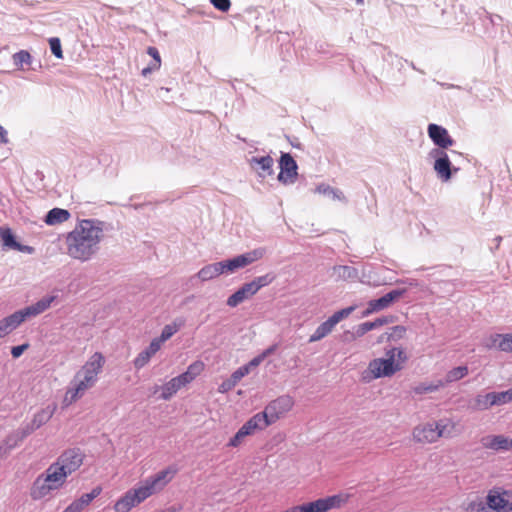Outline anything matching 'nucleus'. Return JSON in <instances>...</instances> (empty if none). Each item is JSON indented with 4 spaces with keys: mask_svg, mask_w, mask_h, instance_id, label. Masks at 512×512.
<instances>
[{
    "mask_svg": "<svg viewBox=\"0 0 512 512\" xmlns=\"http://www.w3.org/2000/svg\"><path fill=\"white\" fill-rule=\"evenodd\" d=\"M428 157L434 160L433 169L437 177L442 182H448L453 173H456L459 168L453 167L448 153L439 148H433L429 151Z\"/></svg>",
    "mask_w": 512,
    "mask_h": 512,
    "instance_id": "5",
    "label": "nucleus"
},
{
    "mask_svg": "<svg viewBox=\"0 0 512 512\" xmlns=\"http://www.w3.org/2000/svg\"><path fill=\"white\" fill-rule=\"evenodd\" d=\"M22 442L21 439L18 437L16 431H14L13 433H11L10 435H8L4 441V447L1 446L0 447V451L2 449L5 450V452L7 450H12L13 448H15L18 443Z\"/></svg>",
    "mask_w": 512,
    "mask_h": 512,
    "instance_id": "45",
    "label": "nucleus"
},
{
    "mask_svg": "<svg viewBox=\"0 0 512 512\" xmlns=\"http://www.w3.org/2000/svg\"><path fill=\"white\" fill-rule=\"evenodd\" d=\"M3 319L5 322H7V324L14 331L17 327H19L28 318L25 315L23 309H20Z\"/></svg>",
    "mask_w": 512,
    "mask_h": 512,
    "instance_id": "37",
    "label": "nucleus"
},
{
    "mask_svg": "<svg viewBox=\"0 0 512 512\" xmlns=\"http://www.w3.org/2000/svg\"><path fill=\"white\" fill-rule=\"evenodd\" d=\"M12 331V328L4 321V319L0 320V338H3Z\"/></svg>",
    "mask_w": 512,
    "mask_h": 512,
    "instance_id": "56",
    "label": "nucleus"
},
{
    "mask_svg": "<svg viewBox=\"0 0 512 512\" xmlns=\"http://www.w3.org/2000/svg\"><path fill=\"white\" fill-rule=\"evenodd\" d=\"M56 296L48 295L44 296L32 305L23 308V311L27 318L35 317L44 311H46L51 304L55 301Z\"/></svg>",
    "mask_w": 512,
    "mask_h": 512,
    "instance_id": "22",
    "label": "nucleus"
},
{
    "mask_svg": "<svg viewBox=\"0 0 512 512\" xmlns=\"http://www.w3.org/2000/svg\"><path fill=\"white\" fill-rule=\"evenodd\" d=\"M210 3L220 12H228L231 7L230 0H210Z\"/></svg>",
    "mask_w": 512,
    "mask_h": 512,
    "instance_id": "49",
    "label": "nucleus"
},
{
    "mask_svg": "<svg viewBox=\"0 0 512 512\" xmlns=\"http://www.w3.org/2000/svg\"><path fill=\"white\" fill-rule=\"evenodd\" d=\"M284 512H301L299 506H294Z\"/></svg>",
    "mask_w": 512,
    "mask_h": 512,
    "instance_id": "62",
    "label": "nucleus"
},
{
    "mask_svg": "<svg viewBox=\"0 0 512 512\" xmlns=\"http://www.w3.org/2000/svg\"><path fill=\"white\" fill-rule=\"evenodd\" d=\"M239 431L246 437V436H249V435H252L254 433V431L252 430V428L247 424V422H245L240 428H239Z\"/></svg>",
    "mask_w": 512,
    "mask_h": 512,
    "instance_id": "58",
    "label": "nucleus"
},
{
    "mask_svg": "<svg viewBox=\"0 0 512 512\" xmlns=\"http://www.w3.org/2000/svg\"><path fill=\"white\" fill-rule=\"evenodd\" d=\"M147 54L152 57L153 61L151 62L152 68H160L161 66V57L158 49L154 46H149L147 48Z\"/></svg>",
    "mask_w": 512,
    "mask_h": 512,
    "instance_id": "48",
    "label": "nucleus"
},
{
    "mask_svg": "<svg viewBox=\"0 0 512 512\" xmlns=\"http://www.w3.org/2000/svg\"><path fill=\"white\" fill-rule=\"evenodd\" d=\"M249 164L251 168L254 169L257 172L258 176L261 178L271 176L274 173V160L269 155L261 157L254 156L249 160Z\"/></svg>",
    "mask_w": 512,
    "mask_h": 512,
    "instance_id": "18",
    "label": "nucleus"
},
{
    "mask_svg": "<svg viewBox=\"0 0 512 512\" xmlns=\"http://www.w3.org/2000/svg\"><path fill=\"white\" fill-rule=\"evenodd\" d=\"M342 503L343 499L340 495H332L298 506L301 512H327L331 509L339 508Z\"/></svg>",
    "mask_w": 512,
    "mask_h": 512,
    "instance_id": "12",
    "label": "nucleus"
},
{
    "mask_svg": "<svg viewBox=\"0 0 512 512\" xmlns=\"http://www.w3.org/2000/svg\"><path fill=\"white\" fill-rule=\"evenodd\" d=\"M508 494L507 491L492 489L488 492L486 497L487 502L486 505L483 502H480L477 507L478 512H490L492 510L494 512H510L512 511V501H509L506 498Z\"/></svg>",
    "mask_w": 512,
    "mask_h": 512,
    "instance_id": "7",
    "label": "nucleus"
},
{
    "mask_svg": "<svg viewBox=\"0 0 512 512\" xmlns=\"http://www.w3.org/2000/svg\"><path fill=\"white\" fill-rule=\"evenodd\" d=\"M52 491H55L52 486L41 475H38L31 486L30 496L33 500H41L50 495Z\"/></svg>",
    "mask_w": 512,
    "mask_h": 512,
    "instance_id": "21",
    "label": "nucleus"
},
{
    "mask_svg": "<svg viewBox=\"0 0 512 512\" xmlns=\"http://www.w3.org/2000/svg\"><path fill=\"white\" fill-rule=\"evenodd\" d=\"M276 278V275L272 272L270 273H267L265 275H262V276H258L256 278H254L250 283L252 286H254V291H256V293L263 287H266L268 286L269 284H271Z\"/></svg>",
    "mask_w": 512,
    "mask_h": 512,
    "instance_id": "38",
    "label": "nucleus"
},
{
    "mask_svg": "<svg viewBox=\"0 0 512 512\" xmlns=\"http://www.w3.org/2000/svg\"><path fill=\"white\" fill-rule=\"evenodd\" d=\"M277 349V345H271L269 346L268 348H266L265 350H263L260 354L262 356V358H264V360L270 356L271 354H273Z\"/></svg>",
    "mask_w": 512,
    "mask_h": 512,
    "instance_id": "59",
    "label": "nucleus"
},
{
    "mask_svg": "<svg viewBox=\"0 0 512 512\" xmlns=\"http://www.w3.org/2000/svg\"><path fill=\"white\" fill-rule=\"evenodd\" d=\"M102 492V488L100 486L94 487L91 492L82 494L77 501L81 504L83 508L88 506L95 498H97Z\"/></svg>",
    "mask_w": 512,
    "mask_h": 512,
    "instance_id": "41",
    "label": "nucleus"
},
{
    "mask_svg": "<svg viewBox=\"0 0 512 512\" xmlns=\"http://www.w3.org/2000/svg\"><path fill=\"white\" fill-rule=\"evenodd\" d=\"M391 320H392L391 317L382 316V317H378V318L374 319L373 321L363 322L355 328L354 336L356 338L363 337L367 332L377 329L381 326H384V325L390 323Z\"/></svg>",
    "mask_w": 512,
    "mask_h": 512,
    "instance_id": "24",
    "label": "nucleus"
},
{
    "mask_svg": "<svg viewBox=\"0 0 512 512\" xmlns=\"http://www.w3.org/2000/svg\"><path fill=\"white\" fill-rule=\"evenodd\" d=\"M49 46L51 53L58 59L63 58V52L61 47V41L58 37H52L49 39Z\"/></svg>",
    "mask_w": 512,
    "mask_h": 512,
    "instance_id": "46",
    "label": "nucleus"
},
{
    "mask_svg": "<svg viewBox=\"0 0 512 512\" xmlns=\"http://www.w3.org/2000/svg\"><path fill=\"white\" fill-rule=\"evenodd\" d=\"M264 361L261 354L257 355L253 359H251L247 364L242 365L241 367L247 368V374L250 373L251 368L259 366Z\"/></svg>",
    "mask_w": 512,
    "mask_h": 512,
    "instance_id": "52",
    "label": "nucleus"
},
{
    "mask_svg": "<svg viewBox=\"0 0 512 512\" xmlns=\"http://www.w3.org/2000/svg\"><path fill=\"white\" fill-rule=\"evenodd\" d=\"M402 369L401 364H392L391 360L384 358H375L368 364L367 372L371 374L372 379L391 377Z\"/></svg>",
    "mask_w": 512,
    "mask_h": 512,
    "instance_id": "9",
    "label": "nucleus"
},
{
    "mask_svg": "<svg viewBox=\"0 0 512 512\" xmlns=\"http://www.w3.org/2000/svg\"><path fill=\"white\" fill-rule=\"evenodd\" d=\"M280 172L278 181L283 184H292L298 176V165L290 153H282L279 159Z\"/></svg>",
    "mask_w": 512,
    "mask_h": 512,
    "instance_id": "10",
    "label": "nucleus"
},
{
    "mask_svg": "<svg viewBox=\"0 0 512 512\" xmlns=\"http://www.w3.org/2000/svg\"><path fill=\"white\" fill-rule=\"evenodd\" d=\"M427 133L435 148L445 150L452 146L455 141L449 135L448 130L441 125L430 123L427 127Z\"/></svg>",
    "mask_w": 512,
    "mask_h": 512,
    "instance_id": "14",
    "label": "nucleus"
},
{
    "mask_svg": "<svg viewBox=\"0 0 512 512\" xmlns=\"http://www.w3.org/2000/svg\"><path fill=\"white\" fill-rule=\"evenodd\" d=\"M29 347L28 343H24L21 345L13 346L11 348V355L13 358H19L25 350H27Z\"/></svg>",
    "mask_w": 512,
    "mask_h": 512,
    "instance_id": "51",
    "label": "nucleus"
},
{
    "mask_svg": "<svg viewBox=\"0 0 512 512\" xmlns=\"http://www.w3.org/2000/svg\"><path fill=\"white\" fill-rule=\"evenodd\" d=\"M491 344L487 347H497L503 352H512V334H494L490 337Z\"/></svg>",
    "mask_w": 512,
    "mask_h": 512,
    "instance_id": "29",
    "label": "nucleus"
},
{
    "mask_svg": "<svg viewBox=\"0 0 512 512\" xmlns=\"http://www.w3.org/2000/svg\"><path fill=\"white\" fill-rule=\"evenodd\" d=\"M437 423V432H442L441 437L450 438L453 436L454 424L447 419L440 420Z\"/></svg>",
    "mask_w": 512,
    "mask_h": 512,
    "instance_id": "43",
    "label": "nucleus"
},
{
    "mask_svg": "<svg viewBox=\"0 0 512 512\" xmlns=\"http://www.w3.org/2000/svg\"><path fill=\"white\" fill-rule=\"evenodd\" d=\"M481 445L493 451H509L512 449V439L504 435H487L481 438Z\"/></svg>",
    "mask_w": 512,
    "mask_h": 512,
    "instance_id": "16",
    "label": "nucleus"
},
{
    "mask_svg": "<svg viewBox=\"0 0 512 512\" xmlns=\"http://www.w3.org/2000/svg\"><path fill=\"white\" fill-rule=\"evenodd\" d=\"M406 331V327L402 325H396L389 328L386 332L387 341H399L400 339L404 338Z\"/></svg>",
    "mask_w": 512,
    "mask_h": 512,
    "instance_id": "40",
    "label": "nucleus"
},
{
    "mask_svg": "<svg viewBox=\"0 0 512 512\" xmlns=\"http://www.w3.org/2000/svg\"><path fill=\"white\" fill-rule=\"evenodd\" d=\"M396 350H397V347H392L390 349H386L385 351V358L386 360H391L392 361V364H397L396 363Z\"/></svg>",
    "mask_w": 512,
    "mask_h": 512,
    "instance_id": "57",
    "label": "nucleus"
},
{
    "mask_svg": "<svg viewBox=\"0 0 512 512\" xmlns=\"http://www.w3.org/2000/svg\"><path fill=\"white\" fill-rule=\"evenodd\" d=\"M84 508L81 504L76 500L70 503L63 512H81Z\"/></svg>",
    "mask_w": 512,
    "mask_h": 512,
    "instance_id": "55",
    "label": "nucleus"
},
{
    "mask_svg": "<svg viewBox=\"0 0 512 512\" xmlns=\"http://www.w3.org/2000/svg\"><path fill=\"white\" fill-rule=\"evenodd\" d=\"M334 274L337 276L338 279L342 280H351L356 279L358 277L357 269L352 266L346 265L335 266Z\"/></svg>",
    "mask_w": 512,
    "mask_h": 512,
    "instance_id": "35",
    "label": "nucleus"
},
{
    "mask_svg": "<svg viewBox=\"0 0 512 512\" xmlns=\"http://www.w3.org/2000/svg\"><path fill=\"white\" fill-rule=\"evenodd\" d=\"M83 454L78 448H72L64 451L55 461V464L64 470L68 477L78 470L83 463Z\"/></svg>",
    "mask_w": 512,
    "mask_h": 512,
    "instance_id": "8",
    "label": "nucleus"
},
{
    "mask_svg": "<svg viewBox=\"0 0 512 512\" xmlns=\"http://www.w3.org/2000/svg\"><path fill=\"white\" fill-rule=\"evenodd\" d=\"M364 0H356L357 4H363Z\"/></svg>",
    "mask_w": 512,
    "mask_h": 512,
    "instance_id": "64",
    "label": "nucleus"
},
{
    "mask_svg": "<svg viewBox=\"0 0 512 512\" xmlns=\"http://www.w3.org/2000/svg\"><path fill=\"white\" fill-rule=\"evenodd\" d=\"M255 294L256 291H254V286H252L250 282L244 283L238 290L228 297L226 304L229 307L234 308Z\"/></svg>",
    "mask_w": 512,
    "mask_h": 512,
    "instance_id": "20",
    "label": "nucleus"
},
{
    "mask_svg": "<svg viewBox=\"0 0 512 512\" xmlns=\"http://www.w3.org/2000/svg\"><path fill=\"white\" fill-rule=\"evenodd\" d=\"M184 386L180 378L176 376L162 386H155L153 393L155 394L158 390H161L159 398L168 401Z\"/></svg>",
    "mask_w": 512,
    "mask_h": 512,
    "instance_id": "19",
    "label": "nucleus"
},
{
    "mask_svg": "<svg viewBox=\"0 0 512 512\" xmlns=\"http://www.w3.org/2000/svg\"><path fill=\"white\" fill-rule=\"evenodd\" d=\"M104 364V357L101 353H94L82 368L75 374L71 382V387L67 391L70 401H75L82 396L84 392L94 386L97 382L98 374L101 372Z\"/></svg>",
    "mask_w": 512,
    "mask_h": 512,
    "instance_id": "4",
    "label": "nucleus"
},
{
    "mask_svg": "<svg viewBox=\"0 0 512 512\" xmlns=\"http://www.w3.org/2000/svg\"><path fill=\"white\" fill-rule=\"evenodd\" d=\"M477 402L484 408H489L495 405H499V399L497 392H489L484 396H479Z\"/></svg>",
    "mask_w": 512,
    "mask_h": 512,
    "instance_id": "42",
    "label": "nucleus"
},
{
    "mask_svg": "<svg viewBox=\"0 0 512 512\" xmlns=\"http://www.w3.org/2000/svg\"><path fill=\"white\" fill-rule=\"evenodd\" d=\"M45 481L52 486L54 490H58L61 488L65 481L67 476L65 475L64 470H61L59 466L53 462L48 466V468L40 474Z\"/></svg>",
    "mask_w": 512,
    "mask_h": 512,
    "instance_id": "17",
    "label": "nucleus"
},
{
    "mask_svg": "<svg viewBox=\"0 0 512 512\" xmlns=\"http://www.w3.org/2000/svg\"><path fill=\"white\" fill-rule=\"evenodd\" d=\"M468 374L467 366H458L449 370L446 374V382L452 383L464 378Z\"/></svg>",
    "mask_w": 512,
    "mask_h": 512,
    "instance_id": "39",
    "label": "nucleus"
},
{
    "mask_svg": "<svg viewBox=\"0 0 512 512\" xmlns=\"http://www.w3.org/2000/svg\"><path fill=\"white\" fill-rule=\"evenodd\" d=\"M355 307L349 306L346 308H343L341 310L336 311L333 313L326 321L322 322L314 331L312 335H310L308 342L314 343L322 340L326 336H328L335 326L342 321L343 319L347 318L353 311Z\"/></svg>",
    "mask_w": 512,
    "mask_h": 512,
    "instance_id": "6",
    "label": "nucleus"
},
{
    "mask_svg": "<svg viewBox=\"0 0 512 512\" xmlns=\"http://www.w3.org/2000/svg\"><path fill=\"white\" fill-rule=\"evenodd\" d=\"M8 133L7 130L0 125V145L8 143Z\"/></svg>",
    "mask_w": 512,
    "mask_h": 512,
    "instance_id": "60",
    "label": "nucleus"
},
{
    "mask_svg": "<svg viewBox=\"0 0 512 512\" xmlns=\"http://www.w3.org/2000/svg\"><path fill=\"white\" fill-rule=\"evenodd\" d=\"M499 405L506 404L512 401V388L506 391L497 392Z\"/></svg>",
    "mask_w": 512,
    "mask_h": 512,
    "instance_id": "50",
    "label": "nucleus"
},
{
    "mask_svg": "<svg viewBox=\"0 0 512 512\" xmlns=\"http://www.w3.org/2000/svg\"><path fill=\"white\" fill-rule=\"evenodd\" d=\"M159 68H152V64L150 63L147 67H145L144 69H142V72L141 74L146 77L148 76L151 72L153 71H156L158 70Z\"/></svg>",
    "mask_w": 512,
    "mask_h": 512,
    "instance_id": "61",
    "label": "nucleus"
},
{
    "mask_svg": "<svg viewBox=\"0 0 512 512\" xmlns=\"http://www.w3.org/2000/svg\"><path fill=\"white\" fill-rule=\"evenodd\" d=\"M235 81H236V80H234V81H230L231 86H232V88H233L234 90H236V87H235V85H234V82H235Z\"/></svg>",
    "mask_w": 512,
    "mask_h": 512,
    "instance_id": "63",
    "label": "nucleus"
},
{
    "mask_svg": "<svg viewBox=\"0 0 512 512\" xmlns=\"http://www.w3.org/2000/svg\"><path fill=\"white\" fill-rule=\"evenodd\" d=\"M37 430L32 422L22 424L16 431L18 437L23 441L27 436Z\"/></svg>",
    "mask_w": 512,
    "mask_h": 512,
    "instance_id": "47",
    "label": "nucleus"
},
{
    "mask_svg": "<svg viewBox=\"0 0 512 512\" xmlns=\"http://www.w3.org/2000/svg\"><path fill=\"white\" fill-rule=\"evenodd\" d=\"M103 231V221L98 219L80 220L66 237L68 254L81 261L91 259L99 250Z\"/></svg>",
    "mask_w": 512,
    "mask_h": 512,
    "instance_id": "1",
    "label": "nucleus"
},
{
    "mask_svg": "<svg viewBox=\"0 0 512 512\" xmlns=\"http://www.w3.org/2000/svg\"><path fill=\"white\" fill-rule=\"evenodd\" d=\"M316 192L331 197L334 200L346 202V198L341 190L335 189L327 184L318 185L316 187Z\"/></svg>",
    "mask_w": 512,
    "mask_h": 512,
    "instance_id": "34",
    "label": "nucleus"
},
{
    "mask_svg": "<svg viewBox=\"0 0 512 512\" xmlns=\"http://www.w3.org/2000/svg\"><path fill=\"white\" fill-rule=\"evenodd\" d=\"M13 64L18 69H24L25 65H30L32 62L31 54L26 50H20L12 56Z\"/></svg>",
    "mask_w": 512,
    "mask_h": 512,
    "instance_id": "36",
    "label": "nucleus"
},
{
    "mask_svg": "<svg viewBox=\"0 0 512 512\" xmlns=\"http://www.w3.org/2000/svg\"><path fill=\"white\" fill-rule=\"evenodd\" d=\"M176 470L164 469L145 480L144 484L128 490L114 505L116 512H128L137 504L151 496L157 489L162 488L169 480L167 476Z\"/></svg>",
    "mask_w": 512,
    "mask_h": 512,
    "instance_id": "2",
    "label": "nucleus"
},
{
    "mask_svg": "<svg viewBox=\"0 0 512 512\" xmlns=\"http://www.w3.org/2000/svg\"><path fill=\"white\" fill-rule=\"evenodd\" d=\"M245 436L238 430L236 434L229 440L228 446L237 447Z\"/></svg>",
    "mask_w": 512,
    "mask_h": 512,
    "instance_id": "53",
    "label": "nucleus"
},
{
    "mask_svg": "<svg viewBox=\"0 0 512 512\" xmlns=\"http://www.w3.org/2000/svg\"><path fill=\"white\" fill-rule=\"evenodd\" d=\"M247 374V368L246 367H239L238 369H236L228 379L224 380L220 385H219V392L220 393H226L230 390H232L238 383L239 381L245 377Z\"/></svg>",
    "mask_w": 512,
    "mask_h": 512,
    "instance_id": "27",
    "label": "nucleus"
},
{
    "mask_svg": "<svg viewBox=\"0 0 512 512\" xmlns=\"http://www.w3.org/2000/svg\"><path fill=\"white\" fill-rule=\"evenodd\" d=\"M246 422L254 432L256 430H263L268 426L272 425L264 410L262 412L255 414Z\"/></svg>",
    "mask_w": 512,
    "mask_h": 512,
    "instance_id": "32",
    "label": "nucleus"
},
{
    "mask_svg": "<svg viewBox=\"0 0 512 512\" xmlns=\"http://www.w3.org/2000/svg\"><path fill=\"white\" fill-rule=\"evenodd\" d=\"M246 422L254 432L256 430H263L268 426L272 425L264 410L262 412L255 414Z\"/></svg>",
    "mask_w": 512,
    "mask_h": 512,
    "instance_id": "33",
    "label": "nucleus"
},
{
    "mask_svg": "<svg viewBox=\"0 0 512 512\" xmlns=\"http://www.w3.org/2000/svg\"><path fill=\"white\" fill-rule=\"evenodd\" d=\"M442 386H443L442 381H439L437 384L422 383V384L418 385L417 387H415L414 391L416 394H425V393L435 392Z\"/></svg>",
    "mask_w": 512,
    "mask_h": 512,
    "instance_id": "44",
    "label": "nucleus"
},
{
    "mask_svg": "<svg viewBox=\"0 0 512 512\" xmlns=\"http://www.w3.org/2000/svg\"><path fill=\"white\" fill-rule=\"evenodd\" d=\"M57 409V405L55 403L47 405L45 408H42L40 411L34 414L32 419V424L36 429H39L44 424H46L54 415Z\"/></svg>",
    "mask_w": 512,
    "mask_h": 512,
    "instance_id": "28",
    "label": "nucleus"
},
{
    "mask_svg": "<svg viewBox=\"0 0 512 512\" xmlns=\"http://www.w3.org/2000/svg\"><path fill=\"white\" fill-rule=\"evenodd\" d=\"M203 369L204 363L202 361H194L188 366L187 370L178 375V377L186 386L187 384L191 383L198 375H200Z\"/></svg>",
    "mask_w": 512,
    "mask_h": 512,
    "instance_id": "31",
    "label": "nucleus"
},
{
    "mask_svg": "<svg viewBox=\"0 0 512 512\" xmlns=\"http://www.w3.org/2000/svg\"><path fill=\"white\" fill-rule=\"evenodd\" d=\"M70 216L68 210L55 207L46 213L44 221L47 225H56L67 221Z\"/></svg>",
    "mask_w": 512,
    "mask_h": 512,
    "instance_id": "30",
    "label": "nucleus"
},
{
    "mask_svg": "<svg viewBox=\"0 0 512 512\" xmlns=\"http://www.w3.org/2000/svg\"><path fill=\"white\" fill-rule=\"evenodd\" d=\"M406 291L407 290L405 288L394 289L377 299L370 300L366 310L363 311V316H368L374 312H378L389 307L394 301L402 297Z\"/></svg>",
    "mask_w": 512,
    "mask_h": 512,
    "instance_id": "13",
    "label": "nucleus"
},
{
    "mask_svg": "<svg viewBox=\"0 0 512 512\" xmlns=\"http://www.w3.org/2000/svg\"><path fill=\"white\" fill-rule=\"evenodd\" d=\"M437 429L436 422L418 425L413 430V439L418 443H433L441 437L442 432H437Z\"/></svg>",
    "mask_w": 512,
    "mask_h": 512,
    "instance_id": "15",
    "label": "nucleus"
},
{
    "mask_svg": "<svg viewBox=\"0 0 512 512\" xmlns=\"http://www.w3.org/2000/svg\"><path fill=\"white\" fill-rule=\"evenodd\" d=\"M408 360V356L405 350L401 347H397L396 350V363H400L402 366Z\"/></svg>",
    "mask_w": 512,
    "mask_h": 512,
    "instance_id": "54",
    "label": "nucleus"
},
{
    "mask_svg": "<svg viewBox=\"0 0 512 512\" xmlns=\"http://www.w3.org/2000/svg\"><path fill=\"white\" fill-rule=\"evenodd\" d=\"M184 324V318L178 317L174 319L172 323L167 324L163 327L160 336L154 338V340L158 341V343L162 345V343L169 340L175 333H177L180 330V328L184 326Z\"/></svg>",
    "mask_w": 512,
    "mask_h": 512,
    "instance_id": "26",
    "label": "nucleus"
},
{
    "mask_svg": "<svg viewBox=\"0 0 512 512\" xmlns=\"http://www.w3.org/2000/svg\"><path fill=\"white\" fill-rule=\"evenodd\" d=\"M264 254L265 250L258 248L227 260L205 265L198 271L197 277L201 281H208L224 273H233L237 269L261 259Z\"/></svg>",
    "mask_w": 512,
    "mask_h": 512,
    "instance_id": "3",
    "label": "nucleus"
},
{
    "mask_svg": "<svg viewBox=\"0 0 512 512\" xmlns=\"http://www.w3.org/2000/svg\"><path fill=\"white\" fill-rule=\"evenodd\" d=\"M161 348V345L156 340H152L147 348L141 351L134 359V367L137 370L143 368L150 361L151 357L155 355Z\"/></svg>",
    "mask_w": 512,
    "mask_h": 512,
    "instance_id": "23",
    "label": "nucleus"
},
{
    "mask_svg": "<svg viewBox=\"0 0 512 512\" xmlns=\"http://www.w3.org/2000/svg\"><path fill=\"white\" fill-rule=\"evenodd\" d=\"M0 237H1V241L3 243V246L8 249H14V250L21 251V252H24V251L30 252L32 250L31 247L22 245L19 242H17L16 238L10 228H7V227L0 228Z\"/></svg>",
    "mask_w": 512,
    "mask_h": 512,
    "instance_id": "25",
    "label": "nucleus"
},
{
    "mask_svg": "<svg viewBox=\"0 0 512 512\" xmlns=\"http://www.w3.org/2000/svg\"><path fill=\"white\" fill-rule=\"evenodd\" d=\"M293 398L288 395H283L275 400H272L265 408L264 411L268 416L270 422L274 424L280 417L291 410L293 407Z\"/></svg>",
    "mask_w": 512,
    "mask_h": 512,
    "instance_id": "11",
    "label": "nucleus"
}]
</instances>
